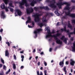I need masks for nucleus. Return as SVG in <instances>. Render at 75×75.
<instances>
[{
    "label": "nucleus",
    "mask_w": 75,
    "mask_h": 75,
    "mask_svg": "<svg viewBox=\"0 0 75 75\" xmlns=\"http://www.w3.org/2000/svg\"><path fill=\"white\" fill-rule=\"evenodd\" d=\"M65 14L66 15L62 17V18L63 19H66L67 18H68V16H70L73 18L75 17V14H74L70 13V11H69L68 12H65Z\"/></svg>",
    "instance_id": "39448f33"
},
{
    "label": "nucleus",
    "mask_w": 75,
    "mask_h": 75,
    "mask_svg": "<svg viewBox=\"0 0 75 75\" xmlns=\"http://www.w3.org/2000/svg\"><path fill=\"white\" fill-rule=\"evenodd\" d=\"M71 2H72L73 3H74V0H71Z\"/></svg>",
    "instance_id": "4d7b16f0"
},
{
    "label": "nucleus",
    "mask_w": 75,
    "mask_h": 75,
    "mask_svg": "<svg viewBox=\"0 0 75 75\" xmlns=\"http://www.w3.org/2000/svg\"><path fill=\"white\" fill-rule=\"evenodd\" d=\"M6 44H7L8 45L9 47H10V43H9V42H6Z\"/></svg>",
    "instance_id": "7c9ffc66"
},
{
    "label": "nucleus",
    "mask_w": 75,
    "mask_h": 75,
    "mask_svg": "<svg viewBox=\"0 0 75 75\" xmlns=\"http://www.w3.org/2000/svg\"><path fill=\"white\" fill-rule=\"evenodd\" d=\"M21 58H22L21 61L23 62L24 60V56L23 55L21 56Z\"/></svg>",
    "instance_id": "393cba45"
},
{
    "label": "nucleus",
    "mask_w": 75,
    "mask_h": 75,
    "mask_svg": "<svg viewBox=\"0 0 75 75\" xmlns=\"http://www.w3.org/2000/svg\"><path fill=\"white\" fill-rule=\"evenodd\" d=\"M71 22L72 23H75V20H71ZM70 21H68V23L65 22V23L63 24V23H62V24H63V26H64V28H62L61 29V30L62 31H66L67 33H68L69 34V38L71 37V34H74L75 35V28H74V30L73 32H71L70 34L69 33V30H66V26L67 25H68V27L70 28V29L72 30V26L71 25V24L70 23ZM72 51L73 52H75V42L73 43V47H72Z\"/></svg>",
    "instance_id": "f03ea898"
},
{
    "label": "nucleus",
    "mask_w": 75,
    "mask_h": 75,
    "mask_svg": "<svg viewBox=\"0 0 75 75\" xmlns=\"http://www.w3.org/2000/svg\"><path fill=\"white\" fill-rule=\"evenodd\" d=\"M33 11H34L33 9L31 7L30 8H27L26 9L27 13L28 14H29L30 13H32V12H33Z\"/></svg>",
    "instance_id": "ddd939ff"
},
{
    "label": "nucleus",
    "mask_w": 75,
    "mask_h": 75,
    "mask_svg": "<svg viewBox=\"0 0 75 75\" xmlns=\"http://www.w3.org/2000/svg\"><path fill=\"white\" fill-rule=\"evenodd\" d=\"M69 75H72V74H71V73H69Z\"/></svg>",
    "instance_id": "13d9d810"
},
{
    "label": "nucleus",
    "mask_w": 75,
    "mask_h": 75,
    "mask_svg": "<svg viewBox=\"0 0 75 75\" xmlns=\"http://www.w3.org/2000/svg\"><path fill=\"white\" fill-rule=\"evenodd\" d=\"M61 40H63L64 41V42L65 43V44H67V40H68V39L67 38H65V36H63L62 38H61Z\"/></svg>",
    "instance_id": "2eb2a0df"
},
{
    "label": "nucleus",
    "mask_w": 75,
    "mask_h": 75,
    "mask_svg": "<svg viewBox=\"0 0 75 75\" xmlns=\"http://www.w3.org/2000/svg\"><path fill=\"white\" fill-rule=\"evenodd\" d=\"M35 24V22L34 21H33L32 22V25H34Z\"/></svg>",
    "instance_id": "c9c22d12"
},
{
    "label": "nucleus",
    "mask_w": 75,
    "mask_h": 75,
    "mask_svg": "<svg viewBox=\"0 0 75 75\" xmlns=\"http://www.w3.org/2000/svg\"><path fill=\"white\" fill-rule=\"evenodd\" d=\"M63 70L64 72H65V74H67V71L66 70V67H64L63 68Z\"/></svg>",
    "instance_id": "5701e85b"
},
{
    "label": "nucleus",
    "mask_w": 75,
    "mask_h": 75,
    "mask_svg": "<svg viewBox=\"0 0 75 75\" xmlns=\"http://www.w3.org/2000/svg\"><path fill=\"white\" fill-rule=\"evenodd\" d=\"M10 71H11L10 69H9L8 71H7L6 72V74H8V73H10Z\"/></svg>",
    "instance_id": "a878e982"
},
{
    "label": "nucleus",
    "mask_w": 75,
    "mask_h": 75,
    "mask_svg": "<svg viewBox=\"0 0 75 75\" xmlns=\"http://www.w3.org/2000/svg\"><path fill=\"white\" fill-rule=\"evenodd\" d=\"M9 6L8 7V8H9L10 11L11 12H13V11H14V9H13V8H10V7H14V6L13 5V4H12V3H10L9 4Z\"/></svg>",
    "instance_id": "4468645a"
},
{
    "label": "nucleus",
    "mask_w": 75,
    "mask_h": 75,
    "mask_svg": "<svg viewBox=\"0 0 75 75\" xmlns=\"http://www.w3.org/2000/svg\"><path fill=\"white\" fill-rule=\"evenodd\" d=\"M28 27H29V28H33V27L31 26H30V25H28Z\"/></svg>",
    "instance_id": "a19ab883"
},
{
    "label": "nucleus",
    "mask_w": 75,
    "mask_h": 75,
    "mask_svg": "<svg viewBox=\"0 0 75 75\" xmlns=\"http://www.w3.org/2000/svg\"><path fill=\"white\" fill-rule=\"evenodd\" d=\"M43 62H44V64L45 65V66H47V62H45V61H44Z\"/></svg>",
    "instance_id": "c85d7f7f"
},
{
    "label": "nucleus",
    "mask_w": 75,
    "mask_h": 75,
    "mask_svg": "<svg viewBox=\"0 0 75 75\" xmlns=\"http://www.w3.org/2000/svg\"><path fill=\"white\" fill-rule=\"evenodd\" d=\"M38 25H39L40 27H42V26L43 25H45L46 27L47 26V24L45 23H38Z\"/></svg>",
    "instance_id": "a211bd4d"
},
{
    "label": "nucleus",
    "mask_w": 75,
    "mask_h": 75,
    "mask_svg": "<svg viewBox=\"0 0 75 75\" xmlns=\"http://www.w3.org/2000/svg\"><path fill=\"white\" fill-rule=\"evenodd\" d=\"M37 75H40V72H39V71H38L37 72Z\"/></svg>",
    "instance_id": "e433bc0d"
},
{
    "label": "nucleus",
    "mask_w": 75,
    "mask_h": 75,
    "mask_svg": "<svg viewBox=\"0 0 75 75\" xmlns=\"http://www.w3.org/2000/svg\"><path fill=\"white\" fill-rule=\"evenodd\" d=\"M71 41H73V40H74V38H71Z\"/></svg>",
    "instance_id": "603ef678"
},
{
    "label": "nucleus",
    "mask_w": 75,
    "mask_h": 75,
    "mask_svg": "<svg viewBox=\"0 0 75 75\" xmlns=\"http://www.w3.org/2000/svg\"><path fill=\"white\" fill-rule=\"evenodd\" d=\"M58 32H59V31H57V33H58Z\"/></svg>",
    "instance_id": "338daca9"
},
{
    "label": "nucleus",
    "mask_w": 75,
    "mask_h": 75,
    "mask_svg": "<svg viewBox=\"0 0 75 75\" xmlns=\"http://www.w3.org/2000/svg\"><path fill=\"white\" fill-rule=\"evenodd\" d=\"M2 38H1V36L0 35V41H1Z\"/></svg>",
    "instance_id": "de8ad7c7"
},
{
    "label": "nucleus",
    "mask_w": 75,
    "mask_h": 75,
    "mask_svg": "<svg viewBox=\"0 0 75 75\" xmlns=\"http://www.w3.org/2000/svg\"><path fill=\"white\" fill-rule=\"evenodd\" d=\"M71 72H72L73 71H72V69H71Z\"/></svg>",
    "instance_id": "6e6d98bb"
},
{
    "label": "nucleus",
    "mask_w": 75,
    "mask_h": 75,
    "mask_svg": "<svg viewBox=\"0 0 75 75\" xmlns=\"http://www.w3.org/2000/svg\"><path fill=\"white\" fill-rule=\"evenodd\" d=\"M53 60H52L51 61V63H52V62H53Z\"/></svg>",
    "instance_id": "bf43d9fd"
},
{
    "label": "nucleus",
    "mask_w": 75,
    "mask_h": 75,
    "mask_svg": "<svg viewBox=\"0 0 75 75\" xmlns=\"http://www.w3.org/2000/svg\"><path fill=\"white\" fill-rule=\"evenodd\" d=\"M43 69V67H41L40 68V69H41V70H42Z\"/></svg>",
    "instance_id": "864d4df0"
},
{
    "label": "nucleus",
    "mask_w": 75,
    "mask_h": 75,
    "mask_svg": "<svg viewBox=\"0 0 75 75\" xmlns=\"http://www.w3.org/2000/svg\"><path fill=\"white\" fill-rule=\"evenodd\" d=\"M13 74L14 75H16V72L14 71L13 72Z\"/></svg>",
    "instance_id": "8fccbe9b"
},
{
    "label": "nucleus",
    "mask_w": 75,
    "mask_h": 75,
    "mask_svg": "<svg viewBox=\"0 0 75 75\" xmlns=\"http://www.w3.org/2000/svg\"><path fill=\"white\" fill-rule=\"evenodd\" d=\"M0 75H4V72H0Z\"/></svg>",
    "instance_id": "473e14b6"
},
{
    "label": "nucleus",
    "mask_w": 75,
    "mask_h": 75,
    "mask_svg": "<svg viewBox=\"0 0 75 75\" xmlns=\"http://www.w3.org/2000/svg\"><path fill=\"white\" fill-rule=\"evenodd\" d=\"M52 48H50V50H49V51L50 52H51V51H52Z\"/></svg>",
    "instance_id": "79ce46f5"
},
{
    "label": "nucleus",
    "mask_w": 75,
    "mask_h": 75,
    "mask_svg": "<svg viewBox=\"0 0 75 75\" xmlns=\"http://www.w3.org/2000/svg\"><path fill=\"white\" fill-rule=\"evenodd\" d=\"M3 67V64H0V68H1Z\"/></svg>",
    "instance_id": "37998d69"
},
{
    "label": "nucleus",
    "mask_w": 75,
    "mask_h": 75,
    "mask_svg": "<svg viewBox=\"0 0 75 75\" xmlns=\"http://www.w3.org/2000/svg\"><path fill=\"white\" fill-rule=\"evenodd\" d=\"M31 58H32V56H31L29 59V60H31Z\"/></svg>",
    "instance_id": "09e8293b"
},
{
    "label": "nucleus",
    "mask_w": 75,
    "mask_h": 75,
    "mask_svg": "<svg viewBox=\"0 0 75 75\" xmlns=\"http://www.w3.org/2000/svg\"><path fill=\"white\" fill-rule=\"evenodd\" d=\"M3 31V29H1L0 30V33H2Z\"/></svg>",
    "instance_id": "72a5a7b5"
},
{
    "label": "nucleus",
    "mask_w": 75,
    "mask_h": 75,
    "mask_svg": "<svg viewBox=\"0 0 75 75\" xmlns=\"http://www.w3.org/2000/svg\"><path fill=\"white\" fill-rule=\"evenodd\" d=\"M13 58H14V59H15V60H16V56L15 55H14Z\"/></svg>",
    "instance_id": "2f4dec72"
},
{
    "label": "nucleus",
    "mask_w": 75,
    "mask_h": 75,
    "mask_svg": "<svg viewBox=\"0 0 75 75\" xmlns=\"http://www.w3.org/2000/svg\"><path fill=\"white\" fill-rule=\"evenodd\" d=\"M74 73L75 74V71H74Z\"/></svg>",
    "instance_id": "774afa93"
},
{
    "label": "nucleus",
    "mask_w": 75,
    "mask_h": 75,
    "mask_svg": "<svg viewBox=\"0 0 75 75\" xmlns=\"http://www.w3.org/2000/svg\"><path fill=\"white\" fill-rule=\"evenodd\" d=\"M38 58V56H36V57H35V59H37V58Z\"/></svg>",
    "instance_id": "5fc2aeb1"
},
{
    "label": "nucleus",
    "mask_w": 75,
    "mask_h": 75,
    "mask_svg": "<svg viewBox=\"0 0 75 75\" xmlns=\"http://www.w3.org/2000/svg\"><path fill=\"white\" fill-rule=\"evenodd\" d=\"M67 57H66L65 58V59H67Z\"/></svg>",
    "instance_id": "0e129e2a"
},
{
    "label": "nucleus",
    "mask_w": 75,
    "mask_h": 75,
    "mask_svg": "<svg viewBox=\"0 0 75 75\" xmlns=\"http://www.w3.org/2000/svg\"><path fill=\"white\" fill-rule=\"evenodd\" d=\"M66 65H68V62H66Z\"/></svg>",
    "instance_id": "49530a36"
},
{
    "label": "nucleus",
    "mask_w": 75,
    "mask_h": 75,
    "mask_svg": "<svg viewBox=\"0 0 75 75\" xmlns=\"http://www.w3.org/2000/svg\"><path fill=\"white\" fill-rule=\"evenodd\" d=\"M41 0H33V1H32L30 4L31 6H34V4H35L38 1H40Z\"/></svg>",
    "instance_id": "9b49d317"
},
{
    "label": "nucleus",
    "mask_w": 75,
    "mask_h": 75,
    "mask_svg": "<svg viewBox=\"0 0 75 75\" xmlns=\"http://www.w3.org/2000/svg\"><path fill=\"white\" fill-rule=\"evenodd\" d=\"M45 31H47V34L46 35L45 38L46 39L48 38H52V37H54V40L56 41V42L57 44H62V42L60 41V40L59 39L57 38V37L59 36L61 34L57 33L55 35H52V34H54L55 33V32L54 30H53L52 32L51 33L50 32V27H47L46 28H45Z\"/></svg>",
    "instance_id": "7ed1b4c3"
},
{
    "label": "nucleus",
    "mask_w": 75,
    "mask_h": 75,
    "mask_svg": "<svg viewBox=\"0 0 75 75\" xmlns=\"http://www.w3.org/2000/svg\"><path fill=\"white\" fill-rule=\"evenodd\" d=\"M42 31V29H38L34 31V33L35 34L36 37L35 38H36L37 37V34H38L40 31Z\"/></svg>",
    "instance_id": "f8f14e48"
},
{
    "label": "nucleus",
    "mask_w": 75,
    "mask_h": 75,
    "mask_svg": "<svg viewBox=\"0 0 75 75\" xmlns=\"http://www.w3.org/2000/svg\"><path fill=\"white\" fill-rule=\"evenodd\" d=\"M6 4H7L8 2V0H3Z\"/></svg>",
    "instance_id": "4be33fe9"
},
{
    "label": "nucleus",
    "mask_w": 75,
    "mask_h": 75,
    "mask_svg": "<svg viewBox=\"0 0 75 75\" xmlns=\"http://www.w3.org/2000/svg\"><path fill=\"white\" fill-rule=\"evenodd\" d=\"M1 62H2L3 64H4V62L3 59H2V58H1Z\"/></svg>",
    "instance_id": "cd10ccee"
},
{
    "label": "nucleus",
    "mask_w": 75,
    "mask_h": 75,
    "mask_svg": "<svg viewBox=\"0 0 75 75\" xmlns=\"http://www.w3.org/2000/svg\"><path fill=\"white\" fill-rule=\"evenodd\" d=\"M62 0H59V2L57 3H56L55 0H52V1H51V0H46V1L47 3H48V6H49L52 8H53L54 10H56L54 12V13L56 14L57 16H59L60 14L58 13V9L57 8L56 5L58 6L59 8H61L62 5L66 4V6L64 8L65 10H69L70 8V7H69L70 4L69 3L66 2H64L63 3H62Z\"/></svg>",
    "instance_id": "f257e3e1"
},
{
    "label": "nucleus",
    "mask_w": 75,
    "mask_h": 75,
    "mask_svg": "<svg viewBox=\"0 0 75 75\" xmlns=\"http://www.w3.org/2000/svg\"><path fill=\"white\" fill-rule=\"evenodd\" d=\"M13 67L14 69H16V64H13Z\"/></svg>",
    "instance_id": "b1692460"
},
{
    "label": "nucleus",
    "mask_w": 75,
    "mask_h": 75,
    "mask_svg": "<svg viewBox=\"0 0 75 75\" xmlns=\"http://www.w3.org/2000/svg\"><path fill=\"white\" fill-rule=\"evenodd\" d=\"M35 52V49H34L33 50V53H34Z\"/></svg>",
    "instance_id": "ea45409f"
},
{
    "label": "nucleus",
    "mask_w": 75,
    "mask_h": 75,
    "mask_svg": "<svg viewBox=\"0 0 75 75\" xmlns=\"http://www.w3.org/2000/svg\"><path fill=\"white\" fill-rule=\"evenodd\" d=\"M1 18H4L6 17L5 15H4V12L3 11L1 12Z\"/></svg>",
    "instance_id": "dca6fc26"
},
{
    "label": "nucleus",
    "mask_w": 75,
    "mask_h": 75,
    "mask_svg": "<svg viewBox=\"0 0 75 75\" xmlns=\"http://www.w3.org/2000/svg\"><path fill=\"white\" fill-rule=\"evenodd\" d=\"M42 11H39V13H37L36 14H34L33 16L35 17V21L36 23H38L40 22V18L39 16H41L42 14Z\"/></svg>",
    "instance_id": "20e7f679"
},
{
    "label": "nucleus",
    "mask_w": 75,
    "mask_h": 75,
    "mask_svg": "<svg viewBox=\"0 0 75 75\" xmlns=\"http://www.w3.org/2000/svg\"><path fill=\"white\" fill-rule=\"evenodd\" d=\"M13 48H16V47L15 46H14L13 47Z\"/></svg>",
    "instance_id": "e2e57ef3"
},
{
    "label": "nucleus",
    "mask_w": 75,
    "mask_h": 75,
    "mask_svg": "<svg viewBox=\"0 0 75 75\" xmlns=\"http://www.w3.org/2000/svg\"><path fill=\"white\" fill-rule=\"evenodd\" d=\"M50 16H53L54 14L52 13H47V15L46 16H44L42 18V21L44 23H47V17H50Z\"/></svg>",
    "instance_id": "423d86ee"
},
{
    "label": "nucleus",
    "mask_w": 75,
    "mask_h": 75,
    "mask_svg": "<svg viewBox=\"0 0 75 75\" xmlns=\"http://www.w3.org/2000/svg\"><path fill=\"white\" fill-rule=\"evenodd\" d=\"M38 66H40V62H38Z\"/></svg>",
    "instance_id": "4c0bfd02"
},
{
    "label": "nucleus",
    "mask_w": 75,
    "mask_h": 75,
    "mask_svg": "<svg viewBox=\"0 0 75 75\" xmlns=\"http://www.w3.org/2000/svg\"><path fill=\"white\" fill-rule=\"evenodd\" d=\"M21 50V48L19 49V50Z\"/></svg>",
    "instance_id": "680f3d73"
},
{
    "label": "nucleus",
    "mask_w": 75,
    "mask_h": 75,
    "mask_svg": "<svg viewBox=\"0 0 75 75\" xmlns=\"http://www.w3.org/2000/svg\"><path fill=\"white\" fill-rule=\"evenodd\" d=\"M22 18V19H23V20H24V18Z\"/></svg>",
    "instance_id": "69168bd1"
},
{
    "label": "nucleus",
    "mask_w": 75,
    "mask_h": 75,
    "mask_svg": "<svg viewBox=\"0 0 75 75\" xmlns=\"http://www.w3.org/2000/svg\"><path fill=\"white\" fill-rule=\"evenodd\" d=\"M21 69H23V68H24V66H21Z\"/></svg>",
    "instance_id": "c03bdc74"
},
{
    "label": "nucleus",
    "mask_w": 75,
    "mask_h": 75,
    "mask_svg": "<svg viewBox=\"0 0 75 75\" xmlns=\"http://www.w3.org/2000/svg\"><path fill=\"white\" fill-rule=\"evenodd\" d=\"M64 60H63L62 61L60 62L59 63V65L61 67H63L64 66Z\"/></svg>",
    "instance_id": "aec40b11"
},
{
    "label": "nucleus",
    "mask_w": 75,
    "mask_h": 75,
    "mask_svg": "<svg viewBox=\"0 0 75 75\" xmlns=\"http://www.w3.org/2000/svg\"><path fill=\"white\" fill-rule=\"evenodd\" d=\"M70 62V64L71 65H73L74 66V64H75V61H74L73 59H71Z\"/></svg>",
    "instance_id": "6ab92c4d"
},
{
    "label": "nucleus",
    "mask_w": 75,
    "mask_h": 75,
    "mask_svg": "<svg viewBox=\"0 0 75 75\" xmlns=\"http://www.w3.org/2000/svg\"><path fill=\"white\" fill-rule=\"evenodd\" d=\"M30 22H31V18L30 16H28V20L26 22V24L27 25L28 23H29Z\"/></svg>",
    "instance_id": "f3484780"
},
{
    "label": "nucleus",
    "mask_w": 75,
    "mask_h": 75,
    "mask_svg": "<svg viewBox=\"0 0 75 75\" xmlns=\"http://www.w3.org/2000/svg\"><path fill=\"white\" fill-rule=\"evenodd\" d=\"M73 9L75 8V6H74V7H73Z\"/></svg>",
    "instance_id": "052dcab7"
},
{
    "label": "nucleus",
    "mask_w": 75,
    "mask_h": 75,
    "mask_svg": "<svg viewBox=\"0 0 75 75\" xmlns=\"http://www.w3.org/2000/svg\"><path fill=\"white\" fill-rule=\"evenodd\" d=\"M9 55V53H8V51L7 50H6L5 51V56L6 57H8Z\"/></svg>",
    "instance_id": "412c9836"
},
{
    "label": "nucleus",
    "mask_w": 75,
    "mask_h": 75,
    "mask_svg": "<svg viewBox=\"0 0 75 75\" xmlns=\"http://www.w3.org/2000/svg\"><path fill=\"white\" fill-rule=\"evenodd\" d=\"M3 68L5 70H6V66H5V65H4Z\"/></svg>",
    "instance_id": "c756f323"
},
{
    "label": "nucleus",
    "mask_w": 75,
    "mask_h": 75,
    "mask_svg": "<svg viewBox=\"0 0 75 75\" xmlns=\"http://www.w3.org/2000/svg\"><path fill=\"white\" fill-rule=\"evenodd\" d=\"M23 52H24V51H23L20 52L21 54H23Z\"/></svg>",
    "instance_id": "3c124183"
},
{
    "label": "nucleus",
    "mask_w": 75,
    "mask_h": 75,
    "mask_svg": "<svg viewBox=\"0 0 75 75\" xmlns=\"http://www.w3.org/2000/svg\"><path fill=\"white\" fill-rule=\"evenodd\" d=\"M40 9H44L45 10H49V8L47 6L46 7L40 6V7H34V10L36 11H38Z\"/></svg>",
    "instance_id": "6e6552de"
},
{
    "label": "nucleus",
    "mask_w": 75,
    "mask_h": 75,
    "mask_svg": "<svg viewBox=\"0 0 75 75\" xmlns=\"http://www.w3.org/2000/svg\"><path fill=\"white\" fill-rule=\"evenodd\" d=\"M44 54V52H42L41 53H40V55H42Z\"/></svg>",
    "instance_id": "a18cd8bd"
},
{
    "label": "nucleus",
    "mask_w": 75,
    "mask_h": 75,
    "mask_svg": "<svg viewBox=\"0 0 75 75\" xmlns=\"http://www.w3.org/2000/svg\"><path fill=\"white\" fill-rule=\"evenodd\" d=\"M16 12L15 13V16L16 17V16H17V15L16 14V13H17L18 14L19 16H21V15H22V13L21 12V11L19 9H17L15 10Z\"/></svg>",
    "instance_id": "1a4fd4ad"
},
{
    "label": "nucleus",
    "mask_w": 75,
    "mask_h": 75,
    "mask_svg": "<svg viewBox=\"0 0 75 75\" xmlns=\"http://www.w3.org/2000/svg\"><path fill=\"white\" fill-rule=\"evenodd\" d=\"M45 75H47V70H45L44 71Z\"/></svg>",
    "instance_id": "bb28decb"
},
{
    "label": "nucleus",
    "mask_w": 75,
    "mask_h": 75,
    "mask_svg": "<svg viewBox=\"0 0 75 75\" xmlns=\"http://www.w3.org/2000/svg\"><path fill=\"white\" fill-rule=\"evenodd\" d=\"M1 8H2V9H5L6 12L8 11V7L5 6V4H1Z\"/></svg>",
    "instance_id": "9d476101"
},
{
    "label": "nucleus",
    "mask_w": 75,
    "mask_h": 75,
    "mask_svg": "<svg viewBox=\"0 0 75 75\" xmlns=\"http://www.w3.org/2000/svg\"><path fill=\"white\" fill-rule=\"evenodd\" d=\"M61 23L59 22H58L57 24V25H61Z\"/></svg>",
    "instance_id": "f704fd0d"
},
{
    "label": "nucleus",
    "mask_w": 75,
    "mask_h": 75,
    "mask_svg": "<svg viewBox=\"0 0 75 75\" xmlns=\"http://www.w3.org/2000/svg\"><path fill=\"white\" fill-rule=\"evenodd\" d=\"M40 75H43V74L42 73V71L40 72Z\"/></svg>",
    "instance_id": "58836bf2"
},
{
    "label": "nucleus",
    "mask_w": 75,
    "mask_h": 75,
    "mask_svg": "<svg viewBox=\"0 0 75 75\" xmlns=\"http://www.w3.org/2000/svg\"><path fill=\"white\" fill-rule=\"evenodd\" d=\"M19 4H20V7L21 8H23V7L22 6L24 5V4H25V6H26V7H28V6H29V5L27 4V1H26V0H22V2H19Z\"/></svg>",
    "instance_id": "0eeeda50"
}]
</instances>
